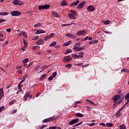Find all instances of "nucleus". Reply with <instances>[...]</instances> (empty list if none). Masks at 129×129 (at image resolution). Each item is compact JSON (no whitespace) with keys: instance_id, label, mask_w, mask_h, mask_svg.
I'll list each match as a JSON object with an SVG mask.
<instances>
[{"instance_id":"a878e982","label":"nucleus","mask_w":129,"mask_h":129,"mask_svg":"<svg viewBox=\"0 0 129 129\" xmlns=\"http://www.w3.org/2000/svg\"><path fill=\"white\" fill-rule=\"evenodd\" d=\"M68 4L64 0L62 1L61 3V7H64L65 6H67Z\"/></svg>"},{"instance_id":"f8f14e48","label":"nucleus","mask_w":129,"mask_h":129,"mask_svg":"<svg viewBox=\"0 0 129 129\" xmlns=\"http://www.w3.org/2000/svg\"><path fill=\"white\" fill-rule=\"evenodd\" d=\"M68 17L70 19H72V20H76V17L72 13H69L68 14Z\"/></svg>"},{"instance_id":"2eb2a0df","label":"nucleus","mask_w":129,"mask_h":129,"mask_svg":"<svg viewBox=\"0 0 129 129\" xmlns=\"http://www.w3.org/2000/svg\"><path fill=\"white\" fill-rule=\"evenodd\" d=\"M28 77H29V75H27V74L25 75V76H24L22 78L23 80H21L20 83H23V82H25V81H26V78H28Z\"/></svg>"},{"instance_id":"72a5a7b5","label":"nucleus","mask_w":129,"mask_h":129,"mask_svg":"<svg viewBox=\"0 0 129 129\" xmlns=\"http://www.w3.org/2000/svg\"><path fill=\"white\" fill-rule=\"evenodd\" d=\"M22 34L23 35V36H24V37H25V38H28V35H27V33H26L25 31L22 32Z\"/></svg>"},{"instance_id":"69168bd1","label":"nucleus","mask_w":129,"mask_h":129,"mask_svg":"<svg viewBox=\"0 0 129 129\" xmlns=\"http://www.w3.org/2000/svg\"><path fill=\"white\" fill-rule=\"evenodd\" d=\"M55 35V33H51L50 34V35H49L50 36V38H52V37H54V35Z\"/></svg>"},{"instance_id":"37998d69","label":"nucleus","mask_w":129,"mask_h":129,"mask_svg":"<svg viewBox=\"0 0 129 129\" xmlns=\"http://www.w3.org/2000/svg\"><path fill=\"white\" fill-rule=\"evenodd\" d=\"M16 102V100H13L9 102V105H12V104H14Z\"/></svg>"},{"instance_id":"774afa93","label":"nucleus","mask_w":129,"mask_h":129,"mask_svg":"<svg viewBox=\"0 0 129 129\" xmlns=\"http://www.w3.org/2000/svg\"><path fill=\"white\" fill-rule=\"evenodd\" d=\"M33 64V62H30V63H29V64H28V66H27V69L28 68H29V67H30V66H31V65H32Z\"/></svg>"},{"instance_id":"412c9836","label":"nucleus","mask_w":129,"mask_h":129,"mask_svg":"<svg viewBox=\"0 0 129 129\" xmlns=\"http://www.w3.org/2000/svg\"><path fill=\"white\" fill-rule=\"evenodd\" d=\"M29 92H28L25 94L24 97L23 98V100H24V101H26V100H27V99L28 98V97H29Z\"/></svg>"},{"instance_id":"aec40b11","label":"nucleus","mask_w":129,"mask_h":129,"mask_svg":"<svg viewBox=\"0 0 129 129\" xmlns=\"http://www.w3.org/2000/svg\"><path fill=\"white\" fill-rule=\"evenodd\" d=\"M13 4L15 6H19V5H20V1L18 0H14L13 1Z\"/></svg>"},{"instance_id":"4be33fe9","label":"nucleus","mask_w":129,"mask_h":129,"mask_svg":"<svg viewBox=\"0 0 129 129\" xmlns=\"http://www.w3.org/2000/svg\"><path fill=\"white\" fill-rule=\"evenodd\" d=\"M21 84H22V83H19L18 87V89L19 90V91H21V92H23V89H22V88L21 87H23V85H21Z\"/></svg>"},{"instance_id":"338daca9","label":"nucleus","mask_w":129,"mask_h":129,"mask_svg":"<svg viewBox=\"0 0 129 129\" xmlns=\"http://www.w3.org/2000/svg\"><path fill=\"white\" fill-rule=\"evenodd\" d=\"M16 112H17V109H15V110H13L12 111V113H13V114L16 113Z\"/></svg>"},{"instance_id":"de8ad7c7","label":"nucleus","mask_w":129,"mask_h":129,"mask_svg":"<svg viewBox=\"0 0 129 129\" xmlns=\"http://www.w3.org/2000/svg\"><path fill=\"white\" fill-rule=\"evenodd\" d=\"M120 129H125V125H121L120 126Z\"/></svg>"},{"instance_id":"8fccbe9b","label":"nucleus","mask_w":129,"mask_h":129,"mask_svg":"<svg viewBox=\"0 0 129 129\" xmlns=\"http://www.w3.org/2000/svg\"><path fill=\"white\" fill-rule=\"evenodd\" d=\"M88 124L90 126H93V125H95V123L92 122V123H88Z\"/></svg>"},{"instance_id":"bf43d9fd","label":"nucleus","mask_w":129,"mask_h":129,"mask_svg":"<svg viewBox=\"0 0 129 129\" xmlns=\"http://www.w3.org/2000/svg\"><path fill=\"white\" fill-rule=\"evenodd\" d=\"M72 57L73 58H77V54L74 53L72 54Z\"/></svg>"},{"instance_id":"20e7f679","label":"nucleus","mask_w":129,"mask_h":129,"mask_svg":"<svg viewBox=\"0 0 129 129\" xmlns=\"http://www.w3.org/2000/svg\"><path fill=\"white\" fill-rule=\"evenodd\" d=\"M79 120H80V119L78 118L74 119L71 120L69 122V124L70 125H73V124H75V123H77V122H79Z\"/></svg>"},{"instance_id":"a19ab883","label":"nucleus","mask_w":129,"mask_h":129,"mask_svg":"<svg viewBox=\"0 0 129 129\" xmlns=\"http://www.w3.org/2000/svg\"><path fill=\"white\" fill-rule=\"evenodd\" d=\"M66 67H67V68H71L72 67V64H66Z\"/></svg>"},{"instance_id":"ddd939ff","label":"nucleus","mask_w":129,"mask_h":129,"mask_svg":"<svg viewBox=\"0 0 129 129\" xmlns=\"http://www.w3.org/2000/svg\"><path fill=\"white\" fill-rule=\"evenodd\" d=\"M36 44H37V45H43V44H44V40H43V39H38L36 41Z\"/></svg>"},{"instance_id":"f3484780","label":"nucleus","mask_w":129,"mask_h":129,"mask_svg":"<svg viewBox=\"0 0 129 129\" xmlns=\"http://www.w3.org/2000/svg\"><path fill=\"white\" fill-rule=\"evenodd\" d=\"M66 36L67 37H70V38H72V39H75V38H76L75 36H74V35L72 34V33H67Z\"/></svg>"},{"instance_id":"c756f323","label":"nucleus","mask_w":129,"mask_h":129,"mask_svg":"<svg viewBox=\"0 0 129 129\" xmlns=\"http://www.w3.org/2000/svg\"><path fill=\"white\" fill-rule=\"evenodd\" d=\"M69 53H72V50H71V49H68V50H67V51L65 52L64 54L66 55L67 54H69Z\"/></svg>"},{"instance_id":"f03ea898","label":"nucleus","mask_w":129,"mask_h":129,"mask_svg":"<svg viewBox=\"0 0 129 129\" xmlns=\"http://www.w3.org/2000/svg\"><path fill=\"white\" fill-rule=\"evenodd\" d=\"M11 16L13 17H19V16H21L22 15V13L19 12V11H12L11 13Z\"/></svg>"},{"instance_id":"49530a36","label":"nucleus","mask_w":129,"mask_h":129,"mask_svg":"<svg viewBox=\"0 0 129 129\" xmlns=\"http://www.w3.org/2000/svg\"><path fill=\"white\" fill-rule=\"evenodd\" d=\"M81 45V43H78L75 44L74 47H80Z\"/></svg>"},{"instance_id":"6e6552de","label":"nucleus","mask_w":129,"mask_h":129,"mask_svg":"<svg viewBox=\"0 0 129 129\" xmlns=\"http://www.w3.org/2000/svg\"><path fill=\"white\" fill-rule=\"evenodd\" d=\"M95 10V7L91 5L89 6L87 9V11H88V12H93V11H94Z\"/></svg>"},{"instance_id":"6ab92c4d","label":"nucleus","mask_w":129,"mask_h":129,"mask_svg":"<svg viewBox=\"0 0 129 129\" xmlns=\"http://www.w3.org/2000/svg\"><path fill=\"white\" fill-rule=\"evenodd\" d=\"M52 15H53V16H54V17H55V18H59V17H60V15H59V14H58V13H57V12H52Z\"/></svg>"},{"instance_id":"e433bc0d","label":"nucleus","mask_w":129,"mask_h":129,"mask_svg":"<svg viewBox=\"0 0 129 129\" xmlns=\"http://www.w3.org/2000/svg\"><path fill=\"white\" fill-rule=\"evenodd\" d=\"M57 76V72H54L52 74L51 76L53 78H55L56 76Z\"/></svg>"},{"instance_id":"a18cd8bd","label":"nucleus","mask_w":129,"mask_h":129,"mask_svg":"<svg viewBox=\"0 0 129 129\" xmlns=\"http://www.w3.org/2000/svg\"><path fill=\"white\" fill-rule=\"evenodd\" d=\"M104 24L105 25H108L110 24V21H109V20H106L104 22Z\"/></svg>"},{"instance_id":"4c0bfd02","label":"nucleus","mask_w":129,"mask_h":129,"mask_svg":"<svg viewBox=\"0 0 129 129\" xmlns=\"http://www.w3.org/2000/svg\"><path fill=\"white\" fill-rule=\"evenodd\" d=\"M79 55L81 56V58H83V55H84V53L82 51L80 52L79 53Z\"/></svg>"},{"instance_id":"0eeeda50","label":"nucleus","mask_w":129,"mask_h":129,"mask_svg":"<svg viewBox=\"0 0 129 129\" xmlns=\"http://www.w3.org/2000/svg\"><path fill=\"white\" fill-rule=\"evenodd\" d=\"M84 49H85V47H80L76 46L73 47V50L77 51V52H79L80 51H81V50H84Z\"/></svg>"},{"instance_id":"7c9ffc66","label":"nucleus","mask_w":129,"mask_h":129,"mask_svg":"<svg viewBox=\"0 0 129 129\" xmlns=\"http://www.w3.org/2000/svg\"><path fill=\"white\" fill-rule=\"evenodd\" d=\"M106 125L108 127H111V126H113V124L112 123H107Z\"/></svg>"},{"instance_id":"4d7b16f0","label":"nucleus","mask_w":129,"mask_h":129,"mask_svg":"<svg viewBox=\"0 0 129 129\" xmlns=\"http://www.w3.org/2000/svg\"><path fill=\"white\" fill-rule=\"evenodd\" d=\"M3 109H5V106H2L1 107H0V111H3Z\"/></svg>"},{"instance_id":"b1692460","label":"nucleus","mask_w":129,"mask_h":129,"mask_svg":"<svg viewBox=\"0 0 129 129\" xmlns=\"http://www.w3.org/2000/svg\"><path fill=\"white\" fill-rule=\"evenodd\" d=\"M76 116H78V117H83L84 115L83 114H81L80 113H77L75 114Z\"/></svg>"},{"instance_id":"3c124183","label":"nucleus","mask_w":129,"mask_h":129,"mask_svg":"<svg viewBox=\"0 0 129 129\" xmlns=\"http://www.w3.org/2000/svg\"><path fill=\"white\" fill-rule=\"evenodd\" d=\"M3 16H9V13L3 12Z\"/></svg>"},{"instance_id":"423d86ee","label":"nucleus","mask_w":129,"mask_h":129,"mask_svg":"<svg viewBox=\"0 0 129 129\" xmlns=\"http://www.w3.org/2000/svg\"><path fill=\"white\" fill-rule=\"evenodd\" d=\"M120 98V96H119V95H116L112 98V100L113 101V102H118V100H119Z\"/></svg>"},{"instance_id":"cd10ccee","label":"nucleus","mask_w":129,"mask_h":129,"mask_svg":"<svg viewBox=\"0 0 129 129\" xmlns=\"http://www.w3.org/2000/svg\"><path fill=\"white\" fill-rule=\"evenodd\" d=\"M57 44V42H53L52 43H51L50 45H49V47H54V46H56Z\"/></svg>"},{"instance_id":"9b49d317","label":"nucleus","mask_w":129,"mask_h":129,"mask_svg":"<svg viewBox=\"0 0 129 129\" xmlns=\"http://www.w3.org/2000/svg\"><path fill=\"white\" fill-rule=\"evenodd\" d=\"M85 33H86V30H82V31H79L77 33V36H80L81 35L84 34Z\"/></svg>"},{"instance_id":"58836bf2","label":"nucleus","mask_w":129,"mask_h":129,"mask_svg":"<svg viewBox=\"0 0 129 129\" xmlns=\"http://www.w3.org/2000/svg\"><path fill=\"white\" fill-rule=\"evenodd\" d=\"M50 38V35H47L44 38V41H48Z\"/></svg>"},{"instance_id":"7ed1b4c3","label":"nucleus","mask_w":129,"mask_h":129,"mask_svg":"<svg viewBox=\"0 0 129 129\" xmlns=\"http://www.w3.org/2000/svg\"><path fill=\"white\" fill-rule=\"evenodd\" d=\"M50 5H42V6H39L38 7V9L40 10H48V9H50Z\"/></svg>"},{"instance_id":"a211bd4d","label":"nucleus","mask_w":129,"mask_h":129,"mask_svg":"<svg viewBox=\"0 0 129 129\" xmlns=\"http://www.w3.org/2000/svg\"><path fill=\"white\" fill-rule=\"evenodd\" d=\"M44 33H46V31L43 30H38L36 32L35 34L36 35H39V34H44Z\"/></svg>"},{"instance_id":"f704fd0d","label":"nucleus","mask_w":129,"mask_h":129,"mask_svg":"<svg viewBox=\"0 0 129 129\" xmlns=\"http://www.w3.org/2000/svg\"><path fill=\"white\" fill-rule=\"evenodd\" d=\"M81 124H82V121H81V122H79V123H77L76 124L74 125L73 126V127H76V126H79V125H81Z\"/></svg>"},{"instance_id":"09e8293b","label":"nucleus","mask_w":129,"mask_h":129,"mask_svg":"<svg viewBox=\"0 0 129 129\" xmlns=\"http://www.w3.org/2000/svg\"><path fill=\"white\" fill-rule=\"evenodd\" d=\"M4 22H7V20L4 19H0V24L1 23H4Z\"/></svg>"},{"instance_id":"473e14b6","label":"nucleus","mask_w":129,"mask_h":129,"mask_svg":"<svg viewBox=\"0 0 129 129\" xmlns=\"http://www.w3.org/2000/svg\"><path fill=\"white\" fill-rule=\"evenodd\" d=\"M23 43L24 45V47H27L28 46V42L25 40V39H23Z\"/></svg>"},{"instance_id":"f257e3e1","label":"nucleus","mask_w":129,"mask_h":129,"mask_svg":"<svg viewBox=\"0 0 129 129\" xmlns=\"http://www.w3.org/2000/svg\"><path fill=\"white\" fill-rule=\"evenodd\" d=\"M58 117H60V116H53L50 117L48 118L44 119L43 120H42V122L43 123H45L46 122H49V121H53V120H55V119H57V118H58Z\"/></svg>"},{"instance_id":"1a4fd4ad","label":"nucleus","mask_w":129,"mask_h":129,"mask_svg":"<svg viewBox=\"0 0 129 129\" xmlns=\"http://www.w3.org/2000/svg\"><path fill=\"white\" fill-rule=\"evenodd\" d=\"M122 102V101L121 100H119L118 102H113V108H115L117 106L118 104L120 103H121Z\"/></svg>"},{"instance_id":"bb28decb","label":"nucleus","mask_w":129,"mask_h":129,"mask_svg":"<svg viewBox=\"0 0 129 129\" xmlns=\"http://www.w3.org/2000/svg\"><path fill=\"white\" fill-rule=\"evenodd\" d=\"M46 76L47 75L46 74L42 75L39 78L40 81H42V80H44V78H45V77H46Z\"/></svg>"},{"instance_id":"c9c22d12","label":"nucleus","mask_w":129,"mask_h":129,"mask_svg":"<svg viewBox=\"0 0 129 129\" xmlns=\"http://www.w3.org/2000/svg\"><path fill=\"white\" fill-rule=\"evenodd\" d=\"M74 23H71V24H62L61 25L62 27H67V26H71L73 25Z\"/></svg>"},{"instance_id":"680f3d73","label":"nucleus","mask_w":129,"mask_h":129,"mask_svg":"<svg viewBox=\"0 0 129 129\" xmlns=\"http://www.w3.org/2000/svg\"><path fill=\"white\" fill-rule=\"evenodd\" d=\"M38 48H40V46H35L33 47V50H36V49H38Z\"/></svg>"},{"instance_id":"603ef678","label":"nucleus","mask_w":129,"mask_h":129,"mask_svg":"<svg viewBox=\"0 0 129 129\" xmlns=\"http://www.w3.org/2000/svg\"><path fill=\"white\" fill-rule=\"evenodd\" d=\"M99 124L100 125H102V126H103L104 127H105V126H106V124H105V123H100Z\"/></svg>"},{"instance_id":"dca6fc26","label":"nucleus","mask_w":129,"mask_h":129,"mask_svg":"<svg viewBox=\"0 0 129 129\" xmlns=\"http://www.w3.org/2000/svg\"><path fill=\"white\" fill-rule=\"evenodd\" d=\"M80 3V1L79 0H77L76 2H74L71 4L70 6L71 7H74V6H76L77 5H78V3Z\"/></svg>"},{"instance_id":"79ce46f5","label":"nucleus","mask_w":129,"mask_h":129,"mask_svg":"<svg viewBox=\"0 0 129 129\" xmlns=\"http://www.w3.org/2000/svg\"><path fill=\"white\" fill-rule=\"evenodd\" d=\"M41 25H42L41 23H38V24L34 25V27L35 28H38V27H40Z\"/></svg>"},{"instance_id":"c85d7f7f","label":"nucleus","mask_w":129,"mask_h":129,"mask_svg":"<svg viewBox=\"0 0 129 129\" xmlns=\"http://www.w3.org/2000/svg\"><path fill=\"white\" fill-rule=\"evenodd\" d=\"M71 13L73 14L74 16H77V12H76V11H75L74 10H71Z\"/></svg>"},{"instance_id":"864d4df0","label":"nucleus","mask_w":129,"mask_h":129,"mask_svg":"<svg viewBox=\"0 0 129 129\" xmlns=\"http://www.w3.org/2000/svg\"><path fill=\"white\" fill-rule=\"evenodd\" d=\"M56 128H57V126H52L48 128V129H56Z\"/></svg>"},{"instance_id":"13d9d810","label":"nucleus","mask_w":129,"mask_h":129,"mask_svg":"<svg viewBox=\"0 0 129 129\" xmlns=\"http://www.w3.org/2000/svg\"><path fill=\"white\" fill-rule=\"evenodd\" d=\"M103 32H104V33H105V34H111L112 33L110 32H108V31H105L104 30H103Z\"/></svg>"},{"instance_id":"6e6d98bb","label":"nucleus","mask_w":129,"mask_h":129,"mask_svg":"<svg viewBox=\"0 0 129 129\" xmlns=\"http://www.w3.org/2000/svg\"><path fill=\"white\" fill-rule=\"evenodd\" d=\"M37 39H39V36L38 35L34 36L33 38V40H37Z\"/></svg>"},{"instance_id":"5fc2aeb1","label":"nucleus","mask_w":129,"mask_h":129,"mask_svg":"<svg viewBox=\"0 0 129 129\" xmlns=\"http://www.w3.org/2000/svg\"><path fill=\"white\" fill-rule=\"evenodd\" d=\"M8 44L9 41H6L3 44V46H7V45H8Z\"/></svg>"},{"instance_id":"052dcab7","label":"nucleus","mask_w":129,"mask_h":129,"mask_svg":"<svg viewBox=\"0 0 129 129\" xmlns=\"http://www.w3.org/2000/svg\"><path fill=\"white\" fill-rule=\"evenodd\" d=\"M53 77L51 76L50 77H49V78H48V81H51V80H53Z\"/></svg>"},{"instance_id":"9d476101","label":"nucleus","mask_w":129,"mask_h":129,"mask_svg":"<svg viewBox=\"0 0 129 129\" xmlns=\"http://www.w3.org/2000/svg\"><path fill=\"white\" fill-rule=\"evenodd\" d=\"M85 4H86V2H82L77 7V9H82Z\"/></svg>"},{"instance_id":"e2e57ef3","label":"nucleus","mask_w":129,"mask_h":129,"mask_svg":"<svg viewBox=\"0 0 129 129\" xmlns=\"http://www.w3.org/2000/svg\"><path fill=\"white\" fill-rule=\"evenodd\" d=\"M46 126H47V125H43L40 127V129H43L44 127H46Z\"/></svg>"},{"instance_id":"2f4dec72","label":"nucleus","mask_w":129,"mask_h":129,"mask_svg":"<svg viewBox=\"0 0 129 129\" xmlns=\"http://www.w3.org/2000/svg\"><path fill=\"white\" fill-rule=\"evenodd\" d=\"M86 107L88 111H91V110H92V109H93L92 107L87 106Z\"/></svg>"},{"instance_id":"0e129e2a","label":"nucleus","mask_w":129,"mask_h":129,"mask_svg":"<svg viewBox=\"0 0 129 129\" xmlns=\"http://www.w3.org/2000/svg\"><path fill=\"white\" fill-rule=\"evenodd\" d=\"M54 48H55V49H59V48H60V45H56L54 46Z\"/></svg>"},{"instance_id":"ea45409f","label":"nucleus","mask_w":129,"mask_h":129,"mask_svg":"<svg viewBox=\"0 0 129 129\" xmlns=\"http://www.w3.org/2000/svg\"><path fill=\"white\" fill-rule=\"evenodd\" d=\"M23 63H27V62H29V58H27L22 60Z\"/></svg>"},{"instance_id":"393cba45","label":"nucleus","mask_w":129,"mask_h":129,"mask_svg":"<svg viewBox=\"0 0 129 129\" xmlns=\"http://www.w3.org/2000/svg\"><path fill=\"white\" fill-rule=\"evenodd\" d=\"M71 43H72V41H71V40H70V41H67V42L64 43L63 44V46H66V47H67V46L70 45V44H71Z\"/></svg>"},{"instance_id":"4468645a","label":"nucleus","mask_w":129,"mask_h":129,"mask_svg":"<svg viewBox=\"0 0 129 129\" xmlns=\"http://www.w3.org/2000/svg\"><path fill=\"white\" fill-rule=\"evenodd\" d=\"M4 89L3 88L0 89V99H3L4 97Z\"/></svg>"},{"instance_id":"c03bdc74","label":"nucleus","mask_w":129,"mask_h":129,"mask_svg":"<svg viewBox=\"0 0 129 129\" xmlns=\"http://www.w3.org/2000/svg\"><path fill=\"white\" fill-rule=\"evenodd\" d=\"M47 68H48V67H47V66H44L42 67L41 68V69H42V71H44L45 70V69H47Z\"/></svg>"},{"instance_id":"5701e85b","label":"nucleus","mask_w":129,"mask_h":129,"mask_svg":"<svg viewBox=\"0 0 129 129\" xmlns=\"http://www.w3.org/2000/svg\"><path fill=\"white\" fill-rule=\"evenodd\" d=\"M120 111L119 110H118L115 113L116 117H118V116H120L121 115V113H120Z\"/></svg>"},{"instance_id":"39448f33","label":"nucleus","mask_w":129,"mask_h":129,"mask_svg":"<svg viewBox=\"0 0 129 129\" xmlns=\"http://www.w3.org/2000/svg\"><path fill=\"white\" fill-rule=\"evenodd\" d=\"M71 60H72V56L71 55L65 56L63 58V62H69V61H71Z\"/></svg>"}]
</instances>
